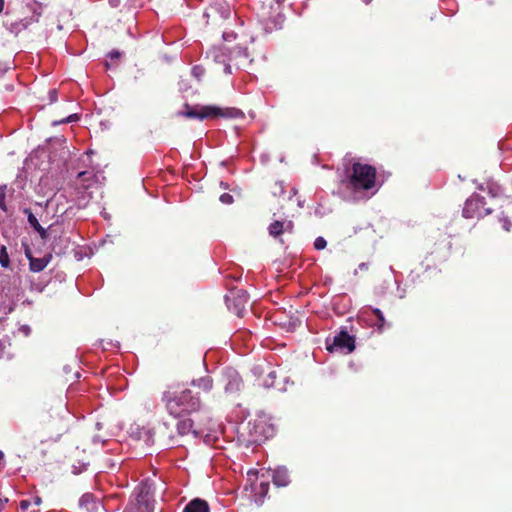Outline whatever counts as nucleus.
<instances>
[{
    "mask_svg": "<svg viewBox=\"0 0 512 512\" xmlns=\"http://www.w3.org/2000/svg\"><path fill=\"white\" fill-rule=\"evenodd\" d=\"M162 401L169 415L178 418L201 411L200 393L187 387L176 386L163 393Z\"/></svg>",
    "mask_w": 512,
    "mask_h": 512,
    "instance_id": "f257e3e1",
    "label": "nucleus"
},
{
    "mask_svg": "<svg viewBox=\"0 0 512 512\" xmlns=\"http://www.w3.org/2000/svg\"><path fill=\"white\" fill-rule=\"evenodd\" d=\"M350 185L354 190H370L376 187V169L360 162L352 166Z\"/></svg>",
    "mask_w": 512,
    "mask_h": 512,
    "instance_id": "f03ea898",
    "label": "nucleus"
},
{
    "mask_svg": "<svg viewBox=\"0 0 512 512\" xmlns=\"http://www.w3.org/2000/svg\"><path fill=\"white\" fill-rule=\"evenodd\" d=\"M241 114V112L234 108H226L222 109L216 106H203L199 109H192L185 113L186 117L189 118H197V119H206V118H217V117H226V118H236Z\"/></svg>",
    "mask_w": 512,
    "mask_h": 512,
    "instance_id": "7ed1b4c3",
    "label": "nucleus"
},
{
    "mask_svg": "<svg viewBox=\"0 0 512 512\" xmlns=\"http://www.w3.org/2000/svg\"><path fill=\"white\" fill-rule=\"evenodd\" d=\"M485 199L484 197L473 194L470 198H468L465 202L462 215L465 218H474V217H484L491 213V209L485 208Z\"/></svg>",
    "mask_w": 512,
    "mask_h": 512,
    "instance_id": "20e7f679",
    "label": "nucleus"
},
{
    "mask_svg": "<svg viewBox=\"0 0 512 512\" xmlns=\"http://www.w3.org/2000/svg\"><path fill=\"white\" fill-rule=\"evenodd\" d=\"M355 349V340L346 331H341L333 338L332 343H327V350L347 355Z\"/></svg>",
    "mask_w": 512,
    "mask_h": 512,
    "instance_id": "39448f33",
    "label": "nucleus"
},
{
    "mask_svg": "<svg viewBox=\"0 0 512 512\" xmlns=\"http://www.w3.org/2000/svg\"><path fill=\"white\" fill-rule=\"evenodd\" d=\"M26 257L29 259V266L32 272H41L44 270L52 259L51 254H46L43 257H33L29 249L25 252Z\"/></svg>",
    "mask_w": 512,
    "mask_h": 512,
    "instance_id": "423d86ee",
    "label": "nucleus"
},
{
    "mask_svg": "<svg viewBox=\"0 0 512 512\" xmlns=\"http://www.w3.org/2000/svg\"><path fill=\"white\" fill-rule=\"evenodd\" d=\"M293 228L292 221H274L272 222L269 227L268 231L270 236L276 238L280 236L285 231H291Z\"/></svg>",
    "mask_w": 512,
    "mask_h": 512,
    "instance_id": "0eeeda50",
    "label": "nucleus"
},
{
    "mask_svg": "<svg viewBox=\"0 0 512 512\" xmlns=\"http://www.w3.org/2000/svg\"><path fill=\"white\" fill-rule=\"evenodd\" d=\"M273 483L278 487H285L290 483L289 471L285 467H278L273 472Z\"/></svg>",
    "mask_w": 512,
    "mask_h": 512,
    "instance_id": "6e6552de",
    "label": "nucleus"
},
{
    "mask_svg": "<svg viewBox=\"0 0 512 512\" xmlns=\"http://www.w3.org/2000/svg\"><path fill=\"white\" fill-rule=\"evenodd\" d=\"M183 512H209V505L205 500L195 498L185 506Z\"/></svg>",
    "mask_w": 512,
    "mask_h": 512,
    "instance_id": "1a4fd4ad",
    "label": "nucleus"
},
{
    "mask_svg": "<svg viewBox=\"0 0 512 512\" xmlns=\"http://www.w3.org/2000/svg\"><path fill=\"white\" fill-rule=\"evenodd\" d=\"M80 507L85 509L87 512H91L97 509L98 503L96 502L92 494H84L79 501Z\"/></svg>",
    "mask_w": 512,
    "mask_h": 512,
    "instance_id": "9d476101",
    "label": "nucleus"
},
{
    "mask_svg": "<svg viewBox=\"0 0 512 512\" xmlns=\"http://www.w3.org/2000/svg\"><path fill=\"white\" fill-rule=\"evenodd\" d=\"M177 431L180 435H186L190 432L198 434V432L193 429V421L191 419H183L179 421L177 423Z\"/></svg>",
    "mask_w": 512,
    "mask_h": 512,
    "instance_id": "9b49d317",
    "label": "nucleus"
},
{
    "mask_svg": "<svg viewBox=\"0 0 512 512\" xmlns=\"http://www.w3.org/2000/svg\"><path fill=\"white\" fill-rule=\"evenodd\" d=\"M232 298L237 299L238 306H244L248 302V295L243 290H239L237 292H231L230 295H227L225 297V299H226V302L228 305Z\"/></svg>",
    "mask_w": 512,
    "mask_h": 512,
    "instance_id": "f8f14e48",
    "label": "nucleus"
},
{
    "mask_svg": "<svg viewBox=\"0 0 512 512\" xmlns=\"http://www.w3.org/2000/svg\"><path fill=\"white\" fill-rule=\"evenodd\" d=\"M223 374L225 377L224 381L226 382V384H237L238 382L241 381L238 372L231 367L225 368L223 370Z\"/></svg>",
    "mask_w": 512,
    "mask_h": 512,
    "instance_id": "ddd939ff",
    "label": "nucleus"
},
{
    "mask_svg": "<svg viewBox=\"0 0 512 512\" xmlns=\"http://www.w3.org/2000/svg\"><path fill=\"white\" fill-rule=\"evenodd\" d=\"M39 14L32 15L29 19L25 18L19 22L12 24V29L20 31L21 29L27 28L31 23L38 22Z\"/></svg>",
    "mask_w": 512,
    "mask_h": 512,
    "instance_id": "4468645a",
    "label": "nucleus"
},
{
    "mask_svg": "<svg viewBox=\"0 0 512 512\" xmlns=\"http://www.w3.org/2000/svg\"><path fill=\"white\" fill-rule=\"evenodd\" d=\"M209 55L214 59V61L216 62H219V63H225L226 61V57H225V54L222 50V48H213L210 52H209Z\"/></svg>",
    "mask_w": 512,
    "mask_h": 512,
    "instance_id": "2eb2a0df",
    "label": "nucleus"
},
{
    "mask_svg": "<svg viewBox=\"0 0 512 512\" xmlns=\"http://www.w3.org/2000/svg\"><path fill=\"white\" fill-rule=\"evenodd\" d=\"M28 222L31 224V226L34 227L35 230H37L40 233H45V230L43 227L39 224L37 218L33 215V213L29 212L28 214Z\"/></svg>",
    "mask_w": 512,
    "mask_h": 512,
    "instance_id": "dca6fc26",
    "label": "nucleus"
},
{
    "mask_svg": "<svg viewBox=\"0 0 512 512\" xmlns=\"http://www.w3.org/2000/svg\"><path fill=\"white\" fill-rule=\"evenodd\" d=\"M373 314L377 317L379 321L378 330L382 331L385 325V317L382 313V311L378 308H374L372 310Z\"/></svg>",
    "mask_w": 512,
    "mask_h": 512,
    "instance_id": "f3484780",
    "label": "nucleus"
},
{
    "mask_svg": "<svg viewBox=\"0 0 512 512\" xmlns=\"http://www.w3.org/2000/svg\"><path fill=\"white\" fill-rule=\"evenodd\" d=\"M256 493L260 495L261 497H264L267 495L269 491V483L268 482H260L258 487L255 488Z\"/></svg>",
    "mask_w": 512,
    "mask_h": 512,
    "instance_id": "a211bd4d",
    "label": "nucleus"
},
{
    "mask_svg": "<svg viewBox=\"0 0 512 512\" xmlns=\"http://www.w3.org/2000/svg\"><path fill=\"white\" fill-rule=\"evenodd\" d=\"M283 16L278 13L277 16L274 18L273 20V26H270L268 23L266 24V27L265 29L268 30V29H273V28H280L282 23H283Z\"/></svg>",
    "mask_w": 512,
    "mask_h": 512,
    "instance_id": "6ab92c4d",
    "label": "nucleus"
},
{
    "mask_svg": "<svg viewBox=\"0 0 512 512\" xmlns=\"http://www.w3.org/2000/svg\"><path fill=\"white\" fill-rule=\"evenodd\" d=\"M0 265H2L3 267H7L9 265V257H8L5 246H2V248H1Z\"/></svg>",
    "mask_w": 512,
    "mask_h": 512,
    "instance_id": "aec40b11",
    "label": "nucleus"
},
{
    "mask_svg": "<svg viewBox=\"0 0 512 512\" xmlns=\"http://www.w3.org/2000/svg\"><path fill=\"white\" fill-rule=\"evenodd\" d=\"M149 491V486H147L146 484H141V486H139L138 501H143L144 497L149 494Z\"/></svg>",
    "mask_w": 512,
    "mask_h": 512,
    "instance_id": "412c9836",
    "label": "nucleus"
},
{
    "mask_svg": "<svg viewBox=\"0 0 512 512\" xmlns=\"http://www.w3.org/2000/svg\"><path fill=\"white\" fill-rule=\"evenodd\" d=\"M327 242L323 237H317L314 241V247L317 250H322L326 247Z\"/></svg>",
    "mask_w": 512,
    "mask_h": 512,
    "instance_id": "4be33fe9",
    "label": "nucleus"
},
{
    "mask_svg": "<svg viewBox=\"0 0 512 512\" xmlns=\"http://www.w3.org/2000/svg\"><path fill=\"white\" fill-rule=\"evenodd\" d=\"M219 200L221 203L226 204V205L232 204L234 201L233 196L228 193H223L220 196Z\"/></svg>",
    "mask_w": 512,
    "mask_h": 512,
    "instance_id": "5701e85b",
    "label": "nucleus"
},
{
    "mask_svg": "<svg viewBox=\"0 0 512 512\" xmlns=\"http://www.w3.org/2000/svg\"><path fill=\"white\" fill-rule=\"evenodd\" d=\"M5 196H6V187L0 186V208L4 211L6 210Z\"/></svg>",
    "mask_w": 512,
    "mask_h": 512,
    "instance_id": "b1692460",
    "label": "nucleus"
},
{
    "mask_svg": "<svg viewBox=\"0 0 512 512\" xmlns=\"http://www.w3.org/2000/svg\"><path fill=\"white\" fill-rule=\"evenodd\" d=\"M191 72L197 79H200L204 75V69L200 66H194Z\"/></svg>",
    "mask_w": 512,
    "mask_h": 512,
    "instance_id": "393cba45",
    "label": "nucleus"
},
{
    "mask_svg": "<svg viewBox=\"0 0 512 512\" xmlns=\"http://www.w3.org/2000/svg\"><path fill=\"white\" fill-rule=\"evenodd\" d=\"M284 192V187H283V183L282 182H277L275 183V187H274V190H273V194L275 196L277 195H282Z\"/></svg>",
    "mask_w": 512,
    "mask_h": 512,
    "instance_id": "a878e982",
    "label": "nucleus"
},
{
    "mask_svg": "<svg viewBox=\"0 0 512 512\" xmlns=\"http://www.w3.org/2000/svg\"><path fill=\"white\" fill-rule=\"evenodd\" d=\"M500 221L502 222L503 228L506 231H510V228H511V225H512L510 220L506 216H503V217L500 218Z\"/></svg>",
    "mask_w": 512,
    "mask_h": 512,
    "instance_id": "bb28decb",
    "label": "nucleus"
},
{
    "mask_svg": "<svg viewBox=\"0 0 512 512\" xmlns=\"http://www.w3.org/2000/svg\"><path fill=\"white\" fill-rule=\"evenodd\" d=\"M32 506V502L30 500H22L20 502V508L23 510V511H27L29 509V507Z\"/></svg>",
    "mask_w": 512,
    "mask_h": 512,
    "instance_id": "cd10ccee",
    "label": "nucleus"
},
{
    "mask_svg": "<svg viewBox=\"0 0 512 512\" xmlns=\"http://www.w3.org/2000/svg\"><path fill=\"white\" fill-rule=\"evenodd\" d=\"M30 501L32 502V505H34L36 507L40 506L42 503V499L40 496H34V497H32V499Z\"/></svg>",
    "mask_w": 512,
    "mask_h": 512,
    "instance_id": "c85d7f7f",
    "label": "nucleus"
},
{
    "mask_svg": "<svg viewBox=\"0 0 512 512\" xmlns=\"http://www.w3.org/2000/svg\"><path fill=\"white\" fill-rule=\"evenodd\" d=\"M223 38H224V40H226V41H230V40H232V39H234V38H235V34H234L233 32H231V33L224 32V33H223Z\"/></svg>",
    "mask_w": 512,
    "mask_h": 512,
    "instance_id": "c756f323",
    "label": "nucleus"
},
{
    "mask_svg": "<svg viewBox=\"0 0 512 512\" xmlns=\"http://www.w3.org/2000/svg\"><path fill=\"white\" fill-rule=\"evenodd\" d=\"M77 119H78V115L77 114H72V115L68 116L65 120H63L62 123L72 122V121H75Z\"/></svg>",
    "mask_w": 512,
    "mask_h": 512,
    "instance_id": "7c9ffc66",
    "label": "nucleus"
},
{
    "mask_svg": "<svg viewBox=\"0 0 512 512\" xmlns=\"http://www.w3.org/2000/svg\"><path fill=\"white\" fill-rule=\"evenodd\" d=\"M109 57L111 59H118L120 57V52L119 51H112L109 53Z\"/></svg>",
    "mask_w": 512,
    "mask_h": 512,
    "instance_id": "2f4dec72",
    "label": "nucleus"
},
{
    "mask_svg": "<svg viewBox=\"0 0 512 512\" xmlns=\"http://www.w3.org/2000/svg\"><path fill=\"white\" fill-rule=\"evenodd\" d=\"M88 175H89V173H88V172H86V171H84V172H80V173L78 174V178H80V179L84 182V181H86V179H87L86 177H87Z\"/></svg>",
    "mask_w": 512,
    "mask_h": 512,
    "instance_id": "473e14b6",
    "label": "nucleus"
},
{
    "mask_svg": "<svg viewBox=\"0 0 512 512\" xmlns=\"http://www.w3.org/2000/svg\"><path fill=\"white\" fill-rule=\"evenodd\" d=\"M224 71H225V73H227V74H230V73H231V67H230V65H229V64H225Z\"/></svg>",
    "mask_w": 512,
    "mask_h": 512,
    "instance_id": "72a5a7b5",
    "label": "nucleus"
},
{
    "mask_svg": "<svg viewBox=\"0 0 512 512\" xmlns=\"http://www.w3.org/2000/svg\"><path fill=\"white\" fill-rule=\"evenodd\" d=\"M5 346L0 342V358L3 357Z\"/></svg>",
    "mask_w": 512,
    "mask_h": 512,
    "instance_id": "f704fd0d",
    "label": "nucleus"
},
{
    "mask_svg": "<svg viewBox=\"0 0 512 512\" xmlns=\"http://www.w3.org/2000/svg\"><path fill=\"white\" fill-rule=\"evenodd\" d=\"M6 502H8V499H4V500H3V499H1V498H0V510L3 508V506H4V504H5Z\"/></svg>",
    "mask_w": 512,
    "mask_h": 512,
    "instance_id": "c9c22d12",
    "label": "nucleus"
},
{
    "mask_svg": "<svg viewBox=\"0 0 512 512\" xmlns=\"http://www.w3.org/2000/svg\"><path fill=\"white\" fill-rule=\"evenodd\" d=\"M229 13H230V11H229V9H227L225 12H222V17L227 18Z\"/></svg>",
    "mask_w": 512,
    "mask_h": 512,
    "instance_id": "e433bc0d",
    "label": "nucleus"
},
{
    "mask_svg": "<svg viewBox=\"0 0 512 512\" xmlns=\"http://www.w3.org/2000/svg\"><path fill=\"white\" fill-rule=\"evenodd\" d=\"M4 8V0H0V13L3 11Z\"/></svg>",
    "mask_w": 512,
    "mask_h": 512,
    "instance_id": "4c0bfd02",
    "label": "nucleus"
},
{
    "mask_svg": "<svg viewBox=\"0 0 512 512\" xmlns=\"http://www.w3.org/2000/svg\"><path fill=\"white\" fill-rule=\"evenodd\" d=\"M359 268H360V269H365V268H366V265H365L364 263H362V264H360V265H359Z\"/></svg>",
    "mask_w": 512,
    "mask_h": 512,
    "instance_id": "58836bf2",
    "label": "nucleus"
},
{
    "mask_svg": "<svg viewBox=\"0 0 512 512\" xmlns=\"http://www.w3.org/2000/svg\"><path fill=\"white\" fill-rule=\"evenodd\" d=\"M364 3L369 4L372 0H362Z\"/></svg>",
    "mask_w": 512,
    "mask_h": 512,
    "instance_id": "ea45409f",
    "label": "nucleus"
},
{
    "mask_svg": "<svg viewBox=\"0 0 512 512\" xmlns=\"http://www.w3.org/2000/svg\"><path fill=\"white\" fill-rule=\"evenodd\" d=\"M240 311H241V308H239V307H238V308L236 309V313H237V314H239V313H240Z\"/></svg>",
    "mask_w": 512,
    "mask_h": 512,
    "instance_id": "a19ab883",
    "label": "nucleus"
},
{
    "mask_svg": "<svg viewBox=\"0 0 512 512\" xmlns=\"http://www.w3.org/2000/svg\"><path fill=\"white\" fill-rule=\"evenodd\" d=\"M30 512H39L38 509L31 510Z\"/></svg>",
    "mask_w": 512,
    "mask_h": 512,
    "instance_id": "79ce46f5",
    "label": "nucleus"
}]
</instances>
